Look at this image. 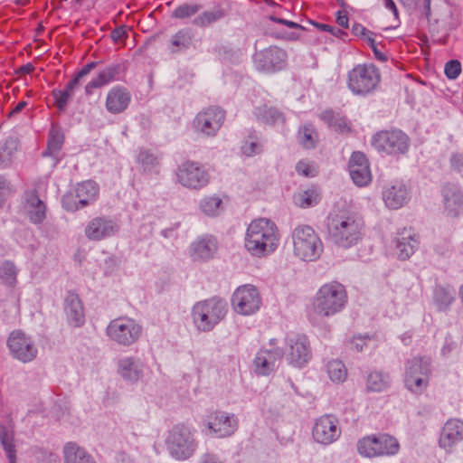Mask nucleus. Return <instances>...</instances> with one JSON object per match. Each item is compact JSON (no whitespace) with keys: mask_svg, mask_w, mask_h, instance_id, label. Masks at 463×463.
<instances>
[{"mask_svg":"<svg viewBox=\"0 0 463 463\" xmlns=\"http://www.w3.org/2000/svg\"><path fill=\"white\" fill-rule=\"evenodd\" d=\"M176 178L177 182L184 187L200 190L209 183L210 175L201 164L194 161H185L178 166Z\"/></svg>","mask_w":463,"mask_h":463,"instance_id":"obj_13","label":"nucleus"},{"mask_svg":"<svg viewBox=\"0 0 463 463\" xmlns=\"http://www.w3.org/2000/svg\"><path fill=\"white\" fill-rule=\"evenodd\" d=\"M279 244V232L271 220L258 218L248 225L244 247L252 257H267L277 250Z\"/></svg>","mask_w":463,"mask_h":463,"instance_id":"obj_1","label":"nucleus"},{"mask_svg":"<svg viewBox=\"0 0 463 463\" xmlns=\"http://www.w3.org/2000/svg\"><path fill=\"white\" fill-rule=\"evenodd\" d=\"M226 112L218 106H210L199 112L193 120L194 131L207 137H215L225 120Z\"/></svg>","mask_w":463,"mask_h":463,"instance_id":"obj_12","label":"nucleus"},{"mask_svg":"<svg viewBox=\"0 0 463 463\" xmlns=\"http://www.w3.org/2000/svg\"><path fill=\"white\" fill-rule=\"evenodd\" d=\"M371 145L379 153L400 156L409 150L410 138L400 129L382 130L372 137Z\"/></svg>","mask_w":463,"mask_h":463,"instance_id":"obj_10","label":"nucleus"},{"mask_svg":"<svg viewBox=\"0 0 463 463\" xmlns=\"http://www.w3.org/2000/svg\"><path fill=\"white\" fill-rule=\"evenodd\" d=\"M349 175L358 186H365L372 180L368 159L362 152H354L348 163Z\"/></svg>","mask_w":463,"mask_h":463,"instance_id":"obj_23","label":"nucleus"},{"mask_svg":"<svg viewBox=\"0 0 463 463\" xmlns=\"http://www.w3.org/2000/svg\"><path fill=\"white\" fill-rule=\"evenodd\" d=\"M15 193L11 181L5 175H0V210L5 206L7 199Z\"/></svg>","mask_w":463,"mask_h":463,"instance_id":"obj_52","label":"nucleus"},{"mask_svg":"<svg viewBox=\"0 0 463 463\" xmlns=\"http://www.w3.org/2000/svg\"><path fill=\"white\" fill-rule=\"evenodd\" d=\"M380 82L381 72L373 63L357 64L347 73V88L354 96L366 97L373 94Z\"/></svg>","mask_w":463,"mask_h":463,"instance_id":"obj_6","label":"nucleus"},{"mask_svg":"<svg viewBox=\"0 0 463 463\" xmlns=\"http://www.w3.org/2000/svg\"><path fill=\"white\" fill-rule=\"evenodd\" d=\"M352 33L355 36H364L366 38L373 34L371 31L367 30L364 25L357 23H355L352 26Z\"/></svg>","mask_w":463,"mask_h":463,"instance_id":"obj_62","label":"nucleus"},{"mask_svg":"<svg viewBox=\"0 0 463 463\" xmlns=\"http://www.w3.org/2000/svg\"><path fill=\"white\" fill-rule=\"evenodd\" d=\"M98 65V62L91 61L84 65L77 73L76 76L80 80L81 78L87 76L93 69H95Z\"/></svg>","mask_w":463,"mask_h":463,"instance_id":"obj_64","label":"nucleus"},{"mask_svg":"<svg viewBox=\"0 0 463 463\" xmlns=\"http://www.w3.org/2000/svg\"><path fill=\"white\" fill-rule=\"evenodd\" d=\"M241 149L246 156H254L262 152L263 146L257 137H249L243 141Z\"/></svg>","mask_w":463,"mask_h":463,"instance_id":"obj_50","label":"nucleus"},{"mask_svg":"<svg viewBox=\"0 0 463 463\" xmlns=\"http://www.w3.org/2000/svg\"><path fill=\"white\" fill-rule=\"evenodd\" d=\"M326 230L330 242L339 248L349 249L362 240L364 222L352 213H333L326 219Z\"/></svg>","mask_w":463,"mask_h":463,"instance_id":"obj_2","label":"nucleus"},{"mask_svg":"<svg viewBox=\"0 0 463 463\" xmlns=\"http://www.w3.org/2000/svg\"><path fill=\"white\" fill-rule=\"evenodd\" d=\"M283 351L280 348L260 350L254 359L255 371L258 374L269 375L272 373L278 361L281 359Z\"/></svg>","mask_w":463,"mask_h":463,"instance_id":"obj_31","label":"nucleus"},{"mask_svg":"<svg viewBox=\"0 0 463 463\" xmlns=\"http://www.w3.org/2000/svg\"><path fill=\"white\" fill-rule=\"evenodd\" d=\"M445 211L448 215L457 217L463 212V193L455 184H448L442 190Z\"/></svg>","mask_w":463,"mask_h":463,"instance_id":"obj_34","label":"nucleus"},{"mask_svg":"<svg viewBox=\"0 0 463 463\" xmlns=\"http://www.w3.org/2000/svg\"><path fill=\"white\" fill-rule=\"evenodd\" d=\"M294 254L305 261L317 260L323 252L318 234L309 225H298L292 232Z\"/></svg>","mask_w":463,"mask_h":463,"instance_id":"obj_7","label":"nucleus"},{"mask_svg":"<svg viewBox=\"0 0 463 463\" xmlns=\"http://www.w3.org/2000/svg\"><path fill=\"white\" fill-rule=\"evenodd\" d=\"M232 304L238 314L250 316L260 309L261 298L254 286L244 285L235 290L232 295Z\"/></svg>","mask_w":463,"mask_h":463,"instance_id":"obj_14","label":"nucleus"},{"mask_svg":"<svg viewBox=\"0 0 463 463\" xmlns=\"http://www.w3.org/2000/svg\"><path fill=\"white\" fill-rule=\"evenodd\" d=\"M347 303V294L345 287L338 282L323 285L317 292L313 303L311 321L318 317H329L340 313Z\"/></svg>","mask_w":463,"mask_h":463,"instance_id":"obj_3","label":"nucleus"},{"mask_svg":"<svg viewBox=\"0 0 463 463\" xmlns=\"http://www.w3.org/2000/svg\"><path fill=\"white\" fill-rule=\"evenodd\" d=\"M449 165L452 170L461 173L463 171V154L452 153L449 157Z\"/></svg>","mask_w":463,"mask_h":463,"instance_id":"obj_57","label":"nucleus"},{"mask_svg":"<svg viewBox=\"0 0 463 463\" xmlns=\"http://www.w3.org/2000/svg\"><path fill=\"white\" fill-rule=\"evenodd\" d=\"M269 18L270 21L280 24H284V25L288 26V28L306 30V28L303 25H301L298 23L277 17L274 14L269 15Z\"/></svg>","mask_w":463,"mask_h":463,"instance_id":"obj_60","label":"nucleus"},{"mask_svg":"<svg viewBox=\"0 0 463 463\" xmlns=\"http://www.w3.org/2000/svg\"><path fill=\"white\" fill-rule=\"evenodd\" d=\"M288 54L285 50L278 46H269L254 54V62L259 71L276 72L287 65Z\"/></svg>","mask_w":463,"mask_h":463,"instance_id":"obj_17","label":"nucleus"},{"mask_svg":"<svg viewBox=\"0 0 463 463\" xmlns=\"http://www.w3.org/2000/svg\"><path fill=\"white\" fill-rule=\"evenodd\" d=\"M418 241L415 235L403 232L395 239L396 254L400 260H408L418 247Z\"/></svg>","mask_w":463,"mask_h":463,"instance_id":"obj_37","label":"nucleus"},{"mask_svg":"<svg viewBox=\"0 0 463 463\" xmlns=\"http://www.w3.org/2000/svg\"><path fill=\"white\" fill-rule=\"evenodd\" d=\"M196 433L195 429L184 423L173 426L165 439V446L170 456L181 461L192 458L199 447Z\"/></svg>","mask_w":463,"mask_h":463,"instance_id":"obj_4","label":"nucleus"},{"mask_svg":"<svg viewBox=\"0 0 463 463\" xmlns=\"http://www.w3.org/2000/svg\"><path fill=\"white\" fill-rule=\"evenodd\" d=\"M229 12L228 2H214L212 8L204 10L194 18L193 24L203 29L210 27L228 16Z\"/></svg>","mask_w":463,"mask_h":463,"instance_id":"obj_25","label":"nucleus"},{"mask_svg":"<svg viewBox=\"0 0 463 463\" xmlns=\"http://www.w3.org/2000/svg\"><path fill=\"white\" fill-rule=\"evenodd\" d=\"M194 34L189 28H182L173 34L168 43L171 53H177L188 50L193 43Z\"/></svg>","mask_w":463,"mask_h":463,"instance_id":"obj_38","label":"nucleus"},{"mask_svg":"<svg viewBox=\"0 0 463 463\" xmlns=\"http://www.w3.org/2000/svg\"><path fill=\"white\" fill-rule=\"evenodd\" d=\"M119 230L118 223L106 216L93 218L85 227V235L90 241H101L115 235Z\"/></svg>","mask_w":463,"mask_h":463,"instance_id":"obj_22","label":"nucleus"},{"mask_svg":"<svg viewBox=\"0 0 463 463\" xmlns=\"http://www.w3.org/2000/svg\"><path fill=\"white\" fill-rule=\"evenodd\" d=\"M202 8L203 5L198 3H183L173 10L171 17L179 20L188 19L196 14Z\"/></svg>","mask_w":463,"mask_h":463,"instance_id":"obj_46","label":"nucleus"},{"mask_svg":"<svg viewBox=\"0 0 463 463\" xmlns=\"http://www.w3.org/2000/svg\"><path fill=\"white\" fill-rule=\"evenodd\" d=\"M131 102V94L123 86H114L106 97L105 108L112 115L123 113Z\"/></svg>","mask_w":463,"mask_h":463,"instance_id":"obj_26","label":"nucleus"},{"mask_svg":"<svg viewBox=\"0 0 463 463\" xmlns=\"http://www.w3.org/2000/svg\"><path fill=\"white\" fill-rule=\"evenodd\" d=\"M383 199L388 208L396 210L408 203L410 193L402 182L396 181L383 190Z\"/></svg>","mask_w":463,"mask_h":463,"instance_id":"obj_30","label":"nucleus"},{"mask_svg":"<svg viewBox=\"0 0 463 463\" xmlns=\"http://www.w3.org/2000/svg\"><path fill=\"white\" fill-rule=\"evenodd\" d=\"M208 428L218 438L230 437L238 429V418L233 413L217 411L210 416Z\"/></svg>","mask_w":463,"mask_h":463,"instance_id":"obj_20","label":"nucleus"},{"mask_svg":"<svg viewBox=\"0 0 463 463\" xmlns=\"http://www.w3.org/2000/svg\"><path fill=\"white\" fill-rule=\"evenodd\" d=\"M366 41L369 46L371 47L372 51L373 52L375 58L380 61H386L388 59L387 55L378 49L374 39L372 36H368Z\"/></svg>","mask_w":463,"mask_h":463,"instance_id":"obj_59","label":"nucleus"},{"mask_svg":"<svg viewBox=\"0 0 463 463\" xmlns=\"http://www.w3.org/2000/svg\"><path fill=\"white\" fill-rule=\"evenodd\" d=\"M218 250L216 238L210 234L197 237L190 245V257L194 261L206 262L213 259Z\"/></svg>","mask_w":463,"mask_h":463,"instance_id":"obj_21","label":"nucleus"},{"mask_svg":"<svg viewBox=\"0 0 463 463\" xmlns=\"http://www.w3.org/2000/svg\"><path fill=\"white\" fill-rule=\"evenodd\" d=\"M117 373L125 381L135 384L144 375V364L137 356H123L117 362Z\"/></svg>","mask_w":463,"mask_h":463,"instance_id":"obj_24","label":"nucleus"},{"mask_svg":"<svg viewBox=\"0 0 463 463\" xmlns=\"http://www.w3.org/2000/svg\"><path fill=\"white\" fill-rule=\"evenodd\" d=\"M296 171L304 176H313L311 165L306 161H299L296 165Z\"/></svg>","mask_w":463,"mask_h":463,"instance_id":"obj_61","label":"nucleus"},{"mask_svg":"<svg viewBox=\"0 0 463 463\" xmlns=\"http://www.w3.org/2000/svg\"><path fill=\"white\" fill-rule=\"evenodd\" d=\"M391 380L388 374L381 372H373L367 377V389L371 392H383L390 385Z\"/></svg>","mask_w":463,"mask_h":463,"instance_id":"obj_45","label":"nucleus"},{"mask_svg":"<svg viewBox=\"0 0 463 463\" xmlns=\"http://www.w3.org/2000/svg\"><path fill=\"white\" fill-rule=\"evenodd\" d=\"M65 463H96L94 458L77 444L69 442L63 448Z\"/></svg>","mask_w":463,"mask_h":463,"instance_id":"obj_39","label":"nucleus"},{"mask_svg":"<svg viewBox=\"0 0 463 463\" xmlns=\"http://www.w3.org/2000/svg\"><path fill=\"white\" fill-rule=\"evenodd\" d=\"M137 161L141 164L145 172H153L158 165L157 157L147 150L139 152Z\"/></svg>","mask_w":463,"mask_h":463,"instance_id":"obj_51","label":"nucleus"},{"mask_svg":"<svg viewBox=\"0 0 463 463\" xmlns=\"http://www.w3.org/2000/svg\"><path fill=\"white\" fill-rule=\"evenodd\" d=\"M198 463H223V462L220 459V458L217 455L211 453V452H205L201 456Z\"/></svg>","mask_w":463,"mask_h":463,"instance_id":"obj_63","label":"nucleus"},{"mask_svg":"<svg viewBox=\"0 0 463 463\" xmlns=\"http://www.w3.org/2000/svg\"><path fill=\"white\" fill-rule=\"evenodd\" d=\"M22 209L29 222L34 225L42 224L46 219L47 206L39 197L36 189L24 193Z\"/></svg>","mask_w":463,"mask_h":463,"instance_id":"obj_19","label":"nucleus"},{"mask_svg":"<svg viewBox=\"0 0 463 463\" xmlns=\"http://www.w3.org/2000/svg\"><path fill=\"white\" fill-rule=\"evenodd\" d=\"M52 96L54 99V105L58 109L59 111H65L69 102L72 99V96L70 93L66 92L64 90L54 89L52 90Z\"/></svg>","mask_w":463,"mask_h":463,"instance_id":"obj_53","label":"nucleus"},{"mask_svg":"<svg viewBox=\"0 0 463 463\" xmlns=\"http://www.w3.org/2000/svg\"><path fill=\"white\" fill-rule=\"evenodd\" d=\"M110 37L115 43H121L124 45L128 37V27L126 25H120L115 28L110 33Z\"/></svg>","mask_w":463,"mask_h":463,"instance_id":"obj_56","label":"nucleus"},{"mask_svg":"<svg viewBox=\"0 0 463 463\" xmlns=\"http://www.w3.org/2000/svg\"><path fill=\"white\" fill-rule=\"evenodd\" d=\"M444 71L449 79L455 80L461 72V64L458 60H450L445 64Z\"/></svg>","mask_w":463,"mask_h":463,"instance_id":"obj_55","label":"nucleus"},{"mask_svg":"<svg viewBox=\"0 0 463 463\" xmlns=\"http://www.w3.org/2000/svg\"><path fill=\"white\" fill-rule=\"evenodd\" d=\"M252 114L260 124L271 127H283L286 123V115L279 108L269 103L255 106Z\"/></svg>","mask_w":463,"mask_h":463,"instance_id":"obj_27","label":"nucleus"},{"mask_svg":"<svg viewBox=\"0 0 463 463\" xmlns=\"http://www.w3.org/2000/svg\"><path fill=\"white\" fill-rule=\"evenodd\" d=\"M286 345V358L291 365L302 367L310 360V345L306 335H288Z\"/></svg>","mask_w":463,"mask_h":463,"instance_id":"obj_16","label":"nucleus"},{"mask_svg":"<svg viewBox=\"0 0 463 463\" xmlns=\"http://www.w3.org/2000/svg\"><path fill=\"white\" fill-rule=\"evenodd\" d=\"M200 210L207 216H216L222 210V201L218 196H207L201 200Z\"/></svg>","mask_w":463,"mask_h":463,"instance_id":"obj_47","label":"nucleus"},{"mask_svg":"<svg viewBox=\"0 0 463 463\" xmlns=\"http://www.w3.org/2000/svg\"><path fill=\"white\" fill-rule=\"evenodd\" d=\"M320 118L335 131L345 133L350 129L346 119L331 109L323 111L320 114Z\"/></svg>","mask_w":463,"mask_h":463,"instance_id":"obj_41","label":"nucleus"},{"mask_svg":"<svg viewBox=\"0 0 463 463\" xmlns=\"http://www.w3.org/2000/svg\"><path fill=\"white\" fill-rule=\"evenodd\" d=\"M326 370L329 378L333 382H344L347 375L345 364L340 360H332L327 363Z\"/></svg>","mask_w":463,"mask_h":463,"instance_id":"obj_49","label":"nucleus"},{"mask_svg":"<svg viewBox=\"0 0 463 463\" xmlns=\"http://www.w3.org/2000/svg\"><path fill=\"white\" fill-rule=\"evenodd\" d=\"M81 207L94 203L99 195V185L92 180L79 183L73 189Z\"/></svg>","mask_w":463,"mask_h":463,"instance_id":"obj_36","label":"nucleus"},{"mask_svg":"<svg viewBox=\"0 0 463 463\" xmlns=\"http://www.w3.org/2000/svg\"><path fill=\"white\" fill-rule=\"evenodd\" d=\"M320 201V195L315 187L300 191L294 195V203L300 208H309L317 205Z\"/></svg>","mask_w":463,"mask_h":463,"instance_id":"obj_43","label":"nucleus"},{"mask_svg":"<svg viewBox=\"0 0 463 463\" xmlns=\"http://www.w3.org/2000/svg\"><path fill=\"white\" fill-rule=\"evenodd\" d=\"M142 331V326L135 319L120 317L109 323L106 335L118 345L128 347L139 340Z\"/></svg>","mask_w":463,"mask_h":463,"instance_id":"obj_8","label":"nucleus"},{"mask_svg":"<svg viewBox=\"0 0 463 463\" xmlns=\"http://www.w3.org/2000/svg\"><path fill=\"white\" fill-rule=\"evenodd\" d=\"M317 140V133L312 124H307L298 130V141L305 148H313Z\"/></svg>","mask_w":463,"mask_h":463,"instance_id":"obj_48","label":"nucleus"},{"mask_svg":"<svg viewBox=\"0 0 463 463\" xmlns=\"http://www.w3.org/2000/svg\"><path fill=\"white\" fill-rule=\"evenodd\" d=\"M18 269L14 262L5 260L0 266V279L8 288H14L17 284Z\"/></svg>","mask_w":463,"mask_h":463,"instance_id":"obj_44","label":"nucleus"},{"mask_svg":"<svg viewBox=\"0 0 463 463\" xmlns=\"http://www.w3.org/2000/svg\"><path fill=\"white\" fill-rule=\"evenodd\" d=\"M64 311L71 326L79 327L83 325L85 321L84 308L79 295L75 292L70 291L66 295Z\"/></svg>","mask_w":463,"mask_h":463,"instance_id":"obj_33","label":"nucleus"},{"mask_svg":"<svg viewBox=\"0 0 463 463\" xmlns=\"http://www.w3.org/2000/svg\"><path fill=\"white\" fill-rule=\"evenodd\" d=\"M463 440V421L458 419H449L444 424L439 444L445 449H449Z\"/></svg>","mask_w":463,"mask_h":463,"instance_id":"obj_28","label":"nucleus"},{"mask_svg":"<svg viewBox=\"0 0 463 463\" xmlns=\"http://www.w3.org/2000/svg\"><path fill=\"white\" fill-rule=\"evenodd\" d=\"M0 446L8 463H17V444L12 429L0 424Z\"/></svg>","mask_w":463,"mask_h":463,"instance_id":"obj_35","label":"nucleus"},{"mask_svg":"<svg viewBox=\"0 0 463 463\" xmlns=\"http://www.w3.org/2000/svg\"><path fill=\"white\" fill-rule=\"evenodd\" d=\"M367 340H371V337L368 335L354 336L350 343L351 348L354 349L357 352H361L363 351L364 345H365Z\"/></svg>","mask_w":463,"mask_h":463,"instance_id":"obj_58","label":"nucleus"},{"mask_svg":"<svg viewBox=\"0 0 463 463\" xmlns=\"http://www.w3.org/2000/svg\"><path fill=\"white\" fill-rule=\"evenodd\" d=\"M357 450L361 456L366 458L390 457L399 452L400 444L394 437L381 433L360 439Z\"/></svg>","mask_w":463,"mask_h":463,"instance_id":"obj_9","label":"nucleus"},{"mask_svg":"<svg viewBox=\"0 0 463 463\" xmlns=\"http://www.w3.org/2000/svg\"><path fill=\"white\" fill-rule=\"evenodd\" d=\"M16 150L17 142L12 137L0 144V170H5L12 165Z\"/></svg>","mask_w":463,"mask_h":463,"instance_id":"obj_42","label":"nucleus"},{"mask_svg":"<svg viewBox=\"0 0 463 463\" xmlns=\"http://www.w3.org/2000/svg\"><path fill=\"white\" fill-rule=\"evenodd\" d=\"M7 346L12 355L23 363L33 361L38 353L32 337L21 330H14L10 334Z\"/></svg>","mask_w":463,"mask_h":463,"instance_id":"obj_15","label":"nucleus"},{"mask_svg":"<svg viewBox=\"0 0 463 463\" xmlns=\"http://www.w3.org/2000/svg\"><path fill=\"white\" fill-rule=\"evenodd\" d=\"M61 203L62 207L68 212H76L82 208L79 203L78 197H76V193L74 190L66 193L62 196Z\"/></svg>","mask_w":463,"mask_h":463,"instance_id":"obj_54","label":"nucleus"},{"mask_svg":"<svg viewBox=\"0 0 463 463\" xmlns=\"http://www.w3.org/2000/svg\"><path fill=\"white\" fill-rule=\"evenodd\" d=\"M312 435L317 442L324 445L337 440L341 435L337 418L329 414L318 418L313 426Z\"/></svg>","mask_w":463,"mask_h":463,"instance_id":"obj_18","label":"nucleus"},{"mask_svg":"<svg viewBox=\"0 0 463 463\" xmlns=\"http://www.w3.org/2000/svg\"><path fill=\"white\" fill-rule=\"evenodd\" d=\"M430 373V358L413 357L408 360L405 367V386L414 393H421L428 385Z\"/></svg>","mask_w":463,"mask_h":463,"instance_id":"obj_11","label":"nucleus"},{"mask_svg":"<svg viewBox=\"0 0 463 463\" xmlns=\"http://www.w3.org/2000/svg\"><path fill=\"white\" fill-rule=\"evenodd\" d=\"M455 290L451 287L437 286L433 291V301L440 312L448 311L455 301Z\"/></svg>","mask_w":463,"mask_h":463,"instance_id":"obj_40","label":"nucleus"},{"mask_svg":"<svg viewBox=\"0 0 463 463\" xmlns=\"http://www.w3.org/2000/svg\"><path fill=\"white\" fill-rule=\"evenodd\" d=\"M64 138L61 127L58 123L52 124L48 134L47 147L42 153V156L43 157L49 156L53 160L52 167H56L61 160L60 152L62 148Z\"/></svg>","mask_w":463,"mask_h":463,"instance_id":"obj_29","label":"nucleus"},{"mask_svg":"<svg viewBox=\"0 0 463 463\" xmlns=\"http://www.w3.org/2000/svg\"><path fill=\"white\" fill-rule=\"evenodd\" d=\"M123 72L122 65L119 63L111 64L100 71L97 77L92 79L85 86V93L92 95L94 89L101 88L109 83L118 80Z\"/></svg>","mask_w":463,"mask_h":463,"instance_id":"obj_32","label":"nucleus"},{"mask_svg":"<svg viewBox=\"0 0 463 463\" xmlns=\"http://www.w3.org/2000/svg\"><path fill=\"white\" fill-rule=\"evenodd\" d=\"M227 311V302L219 297H213L196 302L192 308V317L198 330L209 332L225 317Z\"/></svg>","mask_w":463,"mask_h":463,"instance_id":"obj_5","label":"nucleus"}]
</instances>
